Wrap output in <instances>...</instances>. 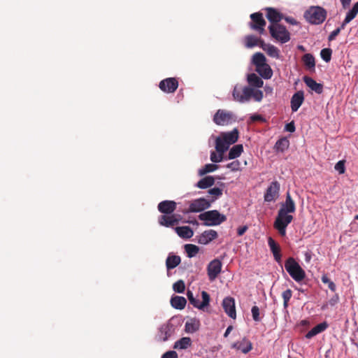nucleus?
<instances>
[{
    "instance_id": "1",
    "label": "nucleus",
    "mask_w": 358,
    "mask_h": 358,
    "mask_svg": "<svg viewBox=\"0 0 358 358\" xmlns=\"http://www.w3.org/2000/svg\"><path fill=\"white\" fill-rule=\"evenodd\" d=\"M238 138V131L234 129L229 132H222L216 138L215 149L217 152L224 153L229 146L235 143Z\"/></svg>"
},
{
    "instance_id": "2",
    "label": "nucleus",
    "mask_w": 358,
    "mask_h": 358,
    "mask_svg": "<svg viewBox=\"0 0 358 358\" xmlns=\"http://www.w3.org/2000/svg\"><path fill=\"white\" fill-rule=\"evenodd\" d=\"M285 268L292 279L297 282L302 281L306 278L304 270L293 257H289L285 261Z\"/></svg>"
},
{
    "instance_id": "3",
    "label": "nucleus",
    "mask_w": 358,
    "mask_h": 358,
    "mask_svg": "<svg viewBox=\"0 0 358 358\" xmlns=\"http://www.w3.org/2000/svg\"><path fill=\"white\" fill-rule=\"evenodd\" d=\"M304 17L312 24H320L327 17V11L320 6H310L304 13Z\"/></svg>"
},
{
    "instance_id": "4",
    "label": "nucleus",
    "mask_w": 358,
    "mask_h": 358,
    "mask_svg": "<svg viewBox=\"0 0 358 358\" xmlns=\"http://www.w3.org/2000/svg\"><path fill=\"white\" fill-rule=\"evenodd\" d=\"M200 220L204 221L205 226H216L227 220L224 215L220 214L216 210H208L199 215Z\"/></svg>"
},
{
    "instance_id": "5",
    "label": "nucleus",
    "mask_w": 358,
    "mask_h": 358,
    "mask_svg": "<svg viewBox=\"0 0 358 358\" xmlns=\"http://www.w3.org/2000/svg\"><path fill=\"white\" fill-rule=\"evenodd\" d=\"M268 29L271 36L275 40L281 42L282 43H285L290 40L289 31L287 30L286 27L282 24H271L268 27Z\"/></svg>"
},
{
    "instance_id": "6",
    "label": "nucleus",
    "mask_w": 358,
    "mask_h": 358,
    "mask_svg": "<svg viewBox=\"0 0 358 358\" xmlns=\"http://www.w3.org/2000/svg\"><path fill=\"white\" fill-rule=\"evenodd\" d=\"M252 87H241L236 85L233 90V97L236 101L245 103L250 101L251 99Z\"/></svg>"
},
{
    "instance_id": "7",
    "label": "nucleus",
    "mask_w": 358,
    "mask_h": 358,
    "mask_svg": "<svg viewBox=\"0 0 358 358\" xmlns=\"http://www.w3.org/2000/svg\"><path fill=\"white\" fill-rule=\"evenodd\" d=\"M250 27L257 31L259 34H263L265 31L266 21L263 17L262 13H254L250 15Z\"/></svg>"
},
{
    "instance_id": "8",
    "label": "nucleus",
    "mask_w": 358,
    "mask_h": 358,
    "mask_svg": "<svg viewBox=\"0 0 358 358\" xmlns=\"http://www.w3.org/2000/svg\"><path fill=\"white\" fill-rule=\"evenodd\" d=\"M187 296L190 302L195 308H197L200 310L203 309L205 307L209 305L210 302V295L206 291H202L201 296H202V302L199 301V299H197L194 297L193 293L188 290L187 292Z\"/></svg>"
},
{
    "instance_id": "9",
    "label": "nucleus",
    "mask_w": 358,
    "mask_h": 358,
    "mask_svg": "<svg viewBox=\"0 0 358 358\" xmlns=\"http://www.w3.org/2000/svg\"><path fill=\"white\" fill-rule=\"evenodd\" d=\"M233 119L231 112L219 109L213 117L214 122L217 125H226L229 124Z\"/></svg>"
},
{
    "instance_id": "10",
    "label": "nucleus",
    "mask_w": 358,
    "mask_h": 358,
    "mask_svg": "<svg viewBox=\"0 0 358 358\" xmlns=\"http://www.w3.org/2000/svg\"><path fill=\"white\" fill-rule=\"evenodd\" d=\"M210 207V202L204 198L193 200L189 206L187 212L198 213Z\"/></svg>"
},
{
    "instance_id": "11",
    "label": "nucleus",
    "mask_w": 358,
    "mask_h": 358,
    "mask_svg": "<svg viewBox=\"0 0 358 358\" xmlns=\"http://www.w3.org/2000/svg\"><path fill=\"white\" fill-rule=\"evenodd\" d=\"M159 89L166 93H173L178 87V81L175 78H168L160 81Z\"/></svg>"
},
{
    "instance_id": "12",
    "label": "nucleus",
    "mask_w": 358,
    "mask_h": 358,
    "mask_svg": "<svg viewBox=\"0 0 358 358\" xmlns=\"http://www.w3.org/2000/svg\"><path fill=\"white\" fill-rule=\"evenodd\" d=\"M222 271V262L217 259H215L211 261L207 267V273L210 281H213L217 277V275L220 273Z\"/></svg>"
},
{
    "instance_id": "13",
    "label": "nucleus",
    "mask_w": 358,
    "mask_h": 358,
    "mask_svg": "<svg viewBox=\"0 0 358 358\" xmlns=\"http://www.w3.org/2000/svg\"><path fill=\"white\" fill-rule=\"evenodd\" d=\"M280 184L278 181H273L266 189L264 194V201L266 202H271L275 201L279 194Z\"/></svg>"
},
{
    "instance_id": "14",
    "label": "nucleus",
    "mask_w": 358,
    "mask_h": 358,
    "mask_svg": "<svg viewBox=\"0 0 358 358\" xmlns=\"http://www.w3.org/2000/svg\"><path fill=\"white\" fill-rule=\"evenodd\" d=\"M181 219L180 215L172 214L171 215H163L159 216L158 222L160 225L166 227H172L178 224Z\"/></svg>"
},
{
    "instance_id": "15",
    "label": "nucleus",
    "mask_w": 358,
    "mask_h": 358,
    "mask_svg": "<svg viewBox=\"0 0 358 358\" xmlns=\"http://www.w3.org/2000/svg\"><path fill=\"white\" fill-rule=\"evenodd\" d=\"M222 305L226 314L231 318L235 319L236 311L234 299L230 296L226 297L223 299Z\"/></svg>"
},
{
    "instance_id": "16",
    "label": "nucleus",
    "mask_w": 358,
    "mask_h": 358,
    "mask_svg": "<svg viewBox=\"0 0 358 358\" xmlns=\"http://www.w3.org/2000/svg\"><path fill=\"white\" fill-rule=\"evenodd\" d=\"M176 202L170 200L163 201L157 206L158 210L166 215L172 214L176 210Z\"/></svg>"
},
{
    "instance_id": "17",
    "label": "nucleus",
    "mask_w": 358,
    "mask_h": 358,
    "mask_svg": "<svg viewBox=\"0 0 358 358\" xmlns=\"http://www.w3.org/2000/svg\"><path fill=\"white\" fill-rule=\"evenodd\" d=\"M279 210H284V213H293L296 211L295 202L291 196L289 192L286 193V198L285 202L281 203Z\"/></svg>"
},
{
    "instance_id": "18",
    "label": "nucleus",
    "mask_w": 358,
    "mask_h": 358,
    "mask_svg": "<svg viewBox=\"0 0 358 358\" xmlns=\"http://www.w3.org/2000/svg\"><path fill=\"white\" fill-rule=\"evenodd\" d=\"M294 217L292 215L284 213V210H279L275 217L274 225H287L292 222Z\"/></svg>"
},
{
    "instance_id": "19",
    "label": "nucleus",
    "mask_w": 358,
    "mask_h": 358,
    "mask_svg": "<svg viewBox=\"0 0 358 358\" xmlns=\"http://www.w3.org/2000/svg\"><path fill=\"white\" fill-rule=\"evenodd\" d=\"M304 101V93L300 90L293 94L291 98V109L292 112H296Z\"/></svg>"
},
{
    "instance_id": "20",
    "label": "nucleus",
    "mask_w": 358,
    "mask_h": 358,
    "mask_svg": "<svg viewBox=\"0 0 358 358\" xmlns=\"http://www.w3.org/2000/svg\"><path fill=\"white\" fill-rule=\"evenodd\" d=\"M231 348L247 354L252 349V344L248 339L243 338L241 341L233 343Z\"/></svg>"
},
{
    "instance_id": "21",
    "label": "nucleus",
    "mask_w": 358,
    "mask_h": 358,
    "mask_svg": "<svg viewBox=\"0 0 358 358\" xmlns=\"http://www.w3.org/2000/svg\"><path fill=\"white\" fill-rule=\"evenodd\" d=\"M217 237V233L213 229L203 231L199 237L198 242L200 244L206 245Z\"/></svg>"
},
{
    "instance_id": "22",
    "label": "nucleus",
    "mask_w": 358,
    "mask_h": 358,
    "mask_svg": "<svg viewBox=\"0 0 358 358\" xmlns=\"http://www.w3.org/2000/svg\"><path fill=\"white\" fill-rule=\"evenodd\" d=\"M173 332V329L172 326H171L169 324H164L160 327L159 329V339L162 341H166L171 336Z\"/></svg>"
},
{
    "instance_id": "23",
    "label": "nucleus",
    "mask_w": 358,
    "mask_h": 358,
    "mask_svg": "<svg viewBox=\"0 0 358 358\" xmlns=\"http://www.w3.org/2000/svg\"><path fill=\"white\" fill-rule=\"evenodd\" d=\"M303 82L313 91L320 94L323 92V85L317 83L314 79L308 76L303 77Z\"/></svg>"
},
{
    "instance_id": "24",
    "label": "nucleus",
    "mask_w": 358,
    "mask_h": 358,
    "mask_svg": "<svg viewBox=\"0 0 358 358\" xmlns=\"http://www.w3.org/2000/svg\"><path fill=\"white\" fill-rule=\"evenodd\" d=\"M264 43V41L263 40L254 35H248L245 37V46L247 48H252L255 46L262 48V44Z\"/></svg>"
},
{
    "instance_id": "25",
    "label": "nucleus",
    "mask_w": 358,
    "mask_h": 358,
    "mask_svg": "<svg viewBox=\"0 0 358 358\" xmlns=\"http://www.w3.org/2000/svg\"><path fill=\"white\" fill-rule=\"evenodd\" d=\"M266 11V17L271 23H273L272 24H278V22H279L282 18V15L275 8H267Z\"/></svg>"
},
{
    "instance_id": "26",
    "label": "nucleus",
    "mask_w": 358,
    "mask_h": 358,
    "mask_svg": "<svg viewBox=\"0 0 358 358\" xmlns=\"http://www.w3.org/2000/svg\"><path fill=\"white\" fill-rule=\"evenodd\" d=\"M255 70L264 79H269L273 76V71L267 63L256 67Z\"/></svg>"
},
{
    "instance_id": "27",
    "label": "nucleus",
    "mask_w": 358,
    "mask_h": 358,
    "mask_svg": "<svg viewBox=\"0 0 358 358\" xmlns=\"http://www.w3.org/2000/svg\"><path fill=\"white\" fill-rule=\"evenodd\" d=\"M175 230L177 234L182 238H190L194 235L192 229L188 226L177 227Z\"/></svg>"
},
{
    "instance_id": "28",
    "label": "nucleus",
    "mask_w": 358,
    "mask_h": 358,
    "mask_svg": "<svg viewBox=\"0 0 358 358\" xmlns=\"http://www.w3.org/2000/svg\"><path fill=\"white\" fill-rule=\"evenodd\" d=\"M262 48L266 52L268 56L276 59L280 57V50L275 46L264 43L262 44Z\"/></svg>"
},
{
    "instance_id": "29",
    "label": "nucleus",
    "mask_w": 358,
    "mask_h": 358,
    "mask_svg": "<svg viewBox=\"0 0 358 358\" xmlns=\"http://www.w3.org/2000/svg\"><path fill=\"white\" fill-rule=\"evenodd\" d=\"M328 327L327 322H322L314 327L306 334V338L310 339L317 334L324 331Z\"/></svg>"
},
{
    "instance_id": "30",
    "label": "nucleus",
    "mask_w": 358,
    "mask_h": 358,
    "mask_svg": "<svg viewBox=\"0 0 358 358\" xmlns=\"http://www.w3.org/2000/svg\"><path fill=\"white\" fill-rule=\"evenodd\" d=\"M247 80L248 84L253 87H262L264 82L257 74L252 73L248 75Z\"/></svg>"
},
{
    "instance_id": "31",
    "label": "nucleus",
    "mask_w": 358,
    "mask_h": 358,
    "mask_svg": "<svg viewBox=\"0 0 358 358\" xmlns=\"http://www.w3.org/2000/svg\"><path fill=\"white\" fill-rule=\"evenodd\" d=\"M187 303V300L183 296H175L171 299V306L178 310H182Z\"/></svg>"
},
{
    "instance_id": "32",
    "label": "nucleus",
    "mask_w": 358,
    "mask_h": 358,
    "mask_svg": "<svg viewBox=\"0 0 358 358\" xmlns=\"http://www.w3.org/2000/svg\"><path fill=\"white\" fill-rule=\"evenodd\" d=\"M181 259L178 255H169L166 260V266L168 270L173 269L180 264Z\"/></svg>"
},
{
    "instance_id": "33",
    "label": "nucleus",
    "mask_w": 358,
    "mask_h": 358,
    "mask_svg": "<svg viewBox=\"0 0 358 358\" xmlns=\"http://www.w3.org/2000/svg\"><path fill=\"white\" fill-rule=\"evenodd\" d=\"M215 183V179L213 176H206L201 179L196 184V187L200 189H206L213 186Z\"/></svg>"
},
{
    "instance_id": "34",
    "label": "nucleus",
    "mask_w": 358,
    "mask_h": 358,
    "mask_svg": "<svg viewBox=\"0 0 358 358\" xmlns=\"http://www.w3.org/2000/svg\"><path fill=\"white\" fill-rule=\"evenodd\" d=\"M243 151V147L241 144L233 146L228 154V159H234L239 157Z\"/></svg>"
},
{
    "instance_id": "35",
    "label": "nucleus",
    "mask_w": 358,
    "mask_h": 358,
    "mask_svg": "<svg viewBox=\"0 0 358 358\" xmlns=\"http://www.w3.org/2000/svg\"><path fill=\"white\" fill-rule=\"evenodd\" d=\"M192 344L191 338L189 337H183L177 341L173 346L175 349H187Z\"/></svg>"
},
{
    "instance_id": "36",
    "label": "nucleus",
    "mask_w": 358,
    "mask_h": 358,
    "mask_svg": "<svg viewBox=\"0 0 358 358\" xmlns=\"http://www.w3.org/2000/svg\"><path fill=\"white\" fill-rule=\"evenodd\" d=\"M302 61L308 69H314L315 66V57L310 53L305 54L302 57Z\"/></svg>"
},
{
    "instance_id": "37",
    "label": "nucleus",
    "mask_w": 358,
    "mask_h": 358,
    "mask_svg": "<svg viewBox=\"0 0 358 358\" xmlns=\"http://www.w3.org/2000/svg\"><path fill=\"white\" fill-rule=\"evenodd\" d=\"M289 145V141L286 138H282L275 143V149L282 152L288 148Z\"/></svg>"
},
{
    "instance_id": "38",
    "label": "nucleus",
    "mask_w": 358,
    "mask_h": 358,
    "mask_svg": "<svg viewBox=\"0 0 358 358\" xmlns=\"http://www.w3.org/2000/svg\"><path fill=\"white\" fill-rule=\"evenodd\" d=\"M266 63L265 56L261 52H256L252 56V64L255 66V68Z\"/></svg>"
},
{
    "instance_id": "39",
    "label": "nucleus",
    "mask_w": 358,
    "mask_h": 358,
    "mask_svg": "<svg viewBox=\"0 0 358 358\" xmlns=\"http://www.w3.org/2000/svg\"><path fill=\"white\" fill-rule=\"evenodd\" d=\"M358 13V1L355 3L351 10L347 13L345 22L349 23L351 20H352Z\"/></svg>"
},
{
    "instance_id": "40",
    "label": "nucleus",
    "mask_w": 358,
    "mask_h": 358,
    "mask_svg": "<svg viewBox=\"0 0 358 358\" xmlns=\"http://www.w3.org/2000/svg\"><path fill=\"white\" fill-rule=\"evenodd\" d=\"M185 250L187 254V257L190 258L194 257L199 251V247L193 244H186L185 245Z\"/></svg>"
},
{
    "instance_id": "41",
    "label": "nucleus",
    "mask_w": 358,
    "mask_h": 358,
    "mask_svg": "<svg viewBox=\"0 0 358 358\" xmlns=\"http://www.w3.org/2000/svg\"><path fill=\"white\" fill-rule=\"evenodd\" d=\"M218 168V166L213 164H206L202 169H199V176H203L206 175L208 173L213 172L214 171L217 170Z\"/></svg>"
},
{
    "instance_id": "42",
    "label": "nucleus",
    "mask_w": 358,
    "mask_h": 358,
    "mask_svg": "<svg viewBox=\"0 0 358 358\" xmlns=\"http://www.w3.org/2000/svg\"><path fill=\"white\" fill-rule=\"evenodd\" d=\"M292 296V291L290 289H287L282 293V297L283 299V306L286 309L288 307V303Z\"/></svg>"
},
{
    "instance_id": "43",
    "label": "nucleus",
    "mask_w": 358,
    "mask_h": 358,
    "mask_svg": "<svg viewBox=\"0 0 358 358\" xmlns=\"http://www.w3.org/2000/svg\"><path fill=\"white\" fill-rule=\"evenodd\" d=\"M173 289L178 293H183L185 289V285L183 280H179L173 285Z\"/></svg>"
},
{
    "instance_id": "44",
    "label": "nucleus",
    "mask_w": 358,
    "mask_h": 358,
    "mask_svg": "<svg viewBox=\"0 0 358 358\" xmlns=\"http://www.w3.org/2000/svg\"><path fill=\"white\" fill-rule=\"evenodd\" d=\"M268 244L270 247V249H271L273 255H275L276 253H279L280 252V248L279 245L275 243V241L271 237L268 238Z\"/></svg>"
},
{
    "instance_id": "45",
    "label": "nucleus",
    "mask_w": 358,
    "mask_h": 358,
    "mask_svg": "<svg viewBox=\"0 0 358 358\" xmlns=\"http://www.w3.org/2000/svg\"><path fill=\"white\" fill-rule=\"evenodd\" d=\"M332 50L330 48H324L320 52L322 59L326 62H329L331 59Z\"/></svg>"
},
{
    "instance_id": "46",
    "label": "nucleus",
    "mask_w": 358,
    "mask_h": 358,
    "mask_svg": "<svg viewBox=\"0 0 358 358\" xmlns=\"http://www.w3.org/2000/svg\"><path fill=\"white\" fill-rule=\"evenodd\" d=\"M322 282L324 284L328 285V287L332 292H335L336 289V286L335 283L331 281L327 275H323L321 278Z\"/></svg>"
},
{
    "instance_id": "47",
    "label": "nucleus",
    "mask_w": 358,
    "mask_h": 358,
    "mask_svg": "<svg viewBox=\"0 0 358 358\" xmlns=\"http://www.w3.org/2000/svg\"><path fill=\"white\" fill-rule=\"evenodd\" d=\"M263 92L259 90H254L252 88L251 97H252L256 101H261L263 99Z\"/></svg>"
},
{
    "instance_id": "48",
    "label": "nucleus",
    "mask_w": 358,
    "mask_h": 358,
    "mask_svg": "<svg viewBox=\"0 0 358 358\" xmlns=\"http://www.w3.org/2000/svg\"><path fill=\"white\" fill-rule=\"evenodd\" d=\"M208 194L214 196V199L212 200V201H214L222 194V189L219 187H213L208 190Z\"/></svg>"
},
{
    "instance_id": "49",
    "label": "nucleus",
    "mask_w": 358,
    "mask_h": 358,
    "mask_svg": "<svg viewBox=\"0 0 358 358\" xmlns=\"http://www.w3.org/2000/svg\"><path fill=\"white\" fill-rule=\"evenodd\" d=\"M219 154L217 155L215 152H211L210 153V160L214 163H218L222 161L223 159V154L221 152H218Z\"/></svg>"
},
{
    "instance_id": "50",
    "label": "nucleus",
    "mask_w": 358,
    "mask_h": 358,
    "mask_svg": "<svg viewBox=\"0 0 358 358\" xmlns=\"http://www.w3.org/2000/svg\"><path fill=\"white\" fill-rule=\"evenodd\" d=\"M334 169L335 170H336L340 174H343L345 173V161L344 160H341L339 162H338L335 166H334Z\"/></svg>"
},
{
    "instance_id": "51",
    "label": "nucleus",
    "mask_w": 358,
    "mask_h": 358,
    "mask_svg": "<svg viewBox=\"0 0 358 358\" xmlns=\"http://www.w3.org/2000/svg\"><path fill=\"white\" fill-rule=\"evenodd\" d=\"M241 163L238 160L233 161L227 165V168L231 169L232 171H237L240 170Z\"/></svg>"
},
{
    "instance_id": "52",
    "label": "nucleus",
    "mask_w": 358,
    "mask_h": 358,
    "mask_svg": "<svg viewBox=\"0 0 358 358\" xmlns=\"http://www.w3.org/2000/svg\"><path fill=\"white\" fill-rule=\"evenodd\" d=\"M251 312L253 320L256 322L260 321L259 309L257 306H254L252 308Z\"/></svg>"
},
{
    "instance_id": "53",
    "label": "nucleus",
    "mask_w": 358,
    "mask_h": 358,
    "mask_svg": "<svg viewBox=\"0 0 358 358\" xmlns=\"http://www.w3.org/2000/svg\"><path fill=\"white\" fill-rule=\"evenodd\" d=\"M274 228L278 230L280 236H285L286 235V228L287 225H274Z\"/></svg>"
},
{
    "instance_id": "54",
    "label": "nucleus",
    "mask_w": 358,
    "mask_h": 358,
    "mask_svg": "<svg viewBox=\"0 0 358 358\" xmlns=\"http://www.w3.org/2000/svg\"><path fill=\"white\" fill-rule=\"evenodd\" d=\"M162 358H178V356L176 351L170 350L165 352Z\"/></svg>"
},
{
    "instance_id": "55",
    "label": "nucleus",
    "mask_w": 358,
    "mask_h": 358,
    "mask_svg": "<svg viewBox=\"0 0 358 358\" xmlns=\"http://www.w3.org/2000/svg\"><path fill=\"white\" fill-rule=\"evenodd\" d=\"M185 329L189 332H194L198 329V327L195 326L193 323L186 322L185 324Z\"/></svg>"
},
{
    "instance_id": "56",
    "label": "nucleus",
    "mask_w": 358,
    "mask_h": 358,
    "mask_svg": "<svg viewBox=\"0 0 358 358\" xmlns=\"http://www.w3.org/2000/svg\"><path fill=\"white\" fill-rule=\"evenodd\" d=\"M341 29H336L334 30L329 36L328 40L329 41H333L336 38V37L340 34Z\"/></svg>"
},
{
    "instance_id": "57",
    "label": "nucleus",
    "mask_w": 358,
    "mask_h": 358,
    "mask_svg": "<svg viewBox=\"0 0 358 358\" xmlns=\"http://www.w3.org/2000/svg\"><path fill=\"white\" fill-rule=\"evenodd\" d=\"M250 119H251V120L252 122H257V121L263 122V121H265L264 118L261 115H258V114L252 115L250 117Z\"/></svg>"
},
{
    "instance_id": "58",
    "label": "nucleus",
    "mask_w": 358,
    "mask_h": 358,
    "mask_svg": "<svg viewBox=\"0 0 358 358\" xmlns=\"http://www.w3.org/2000/svg\"><path fill=\"white\" fill-rule=\"evenodd\" d=\"M248 229V227L246 225L238 227L237 229V234H238V236H243L246 232Z\"/></svg>"
},
{
    "instance_id": "59",
    "label": "nucleus",
    "mask_w": 358,
    "mask_h": 358,
    "mask_svg": "<svg viewBox=\"0 0 358 358\" xmlns=\"http://www.w3.org/2000/svg\"><path fill=\"white\" fill-rule=\"evenodd\" d=\"M285 130L289 132H294L295 131V125L293 122H289L285 125Z\"/></svg>"
},
{
    "instance_id": "60",
    "label": "nucleus",
    "mask_w": 358,
    "mask_h": 358,
    "mask_svg": "<svg viewBox=\"0 0 358 358\" xmlns=\"http://www.w3.org/2000/svg\"><path fill=\"white\" fill-rule=\"evenodd\" d=\"M285 20H286V22H287L288 23H289L291 24H297V22L293 17H285Z\"/></svg>"
},
{
    "instance_id": "61",
    "label": "nucleus",
    "mask_w": 358,
    "mask_h": 358,
    "mask_svg": "<svg viewBox=\"0 0 358 358\" xmlns=\"http://www.w3.org/2000/svg\"><path fill=\"white\" fill-rule=\"evenodd\" d=\"M342 6L344 8H346L350 4L351 0H341Z\"/></svg>"
},
{
    "instance_id": "62",
    "label": "nucleus",
    "mask_w": 358,
    "mask_h": 358,
    "mask_svg": "<svg viewBox=\"0 0 358 358\" xmlns=\"http://www.w3.org/2000/svg\"><path fill=\"white\" fill-rule=\"evenodd\" d=\"M232 329L233 327L231 325L229 326L224 334V336L227 338Z\"/></svg>"
},
{
    "instance_id": "63",
    "label": "nucleus",
    "mask_w": 358,
    "mask_h": 358,
    "mask_svg": "<svg viewBox=\"0 0 358 358\" xmlns=\"http://www.w3.org/2000/svg\"><path fill=\"white\" fill-rule=\"evenodd\" d=\"M275 260L280 263L281 262V255L280 252L279 253H276L275 255H273Z\"/></svg>"
},
{
    "instance_id": "64",
    "label": "nucleus",
    "mask_w": 358,
    "mask_h": 358,
    "mask_svg": "<svg viewBox=\"0 0 358 358\" xmlns=\"http://www.w3.org/2000/svg\"><path fill=\"white\" fill-rule=\"evenodd\" d=\"M347 24H348V23H345V20H343V22H342L341 25L339 27H338L337 29H341V30H343V29H345V25H346Z\"/></svg>"
}]
</instances>
